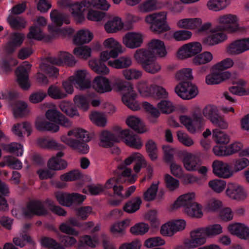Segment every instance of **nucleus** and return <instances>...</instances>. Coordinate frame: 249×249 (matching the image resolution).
Returning <instances> with one entry per match:
<instances>
[{"label": "nucleus", "mask_w": 249, "mask_h": 249, "mask_svg": "<svg viewBox=\"0 0 249 249\" xmlns=\"http://www.w3.org/2000/svg\"><path fill=\"white\" fill-rule=\"evenodd\" d=\"M134 58L138 63L143 66L144 63L149 59L152 58L150 51L148 49H139L136 50L134 54Z\"/></svg>", "instance_id": "09e8293b"}, {"label": "nucleus", "mask_w": 249, "mask_h": 249, "mask_svg": "<svg viewBox=\"0 0 249 249\" xmlns=\"http://www.w3.org/2000/svg\"><path fill=\"white\" fill-rule=\"evenodd\" d=\"M226 196L231 200L238 201H243L248 196L245 188L235 182H229L225 189Z\"/></svg>", "instance_id": "9b49d317"}, {"label": "nucleus", "mask_w": 249, "mask_h": 249, "mask_svg": "<svg viewBox=\"0 0 249 249\" xmlns=\"http://www.w3.org/2000/svg\"><path fill=\"white\" fill-rule=\"evenodd\" d=\"M71 77L73 78L77 88L81 90L88 89L91 86L90 74L86 70L77 71Z\"/></svg>", "instance_id": "5701e85b"}, {"label": "nucleus", "mask_w": 249, "mask_h": 249, "mask_svg": "<svg viewBox=\"0 0 249 249\" xmlns=\"http://www.w3.org/2000/svg\"><path fill=\"white\" fill-rule=\"evenodd\" d=\"M123 171L120 174L116 177H112L110 178H113L117 180V185H121L122 182H128L130 183H134L136 180L137 176L135 174H132L131 169L124 168L123 169Z\"/></svg>", "instance_id": "79ce46f5"}, {"label": "nucleus", "mask_w": 249, "mask_h": 249, "mask_svg": "<svg viewBox=\"0 0 249 249\" xmlns=\"http://www.w3.org/2000/svg\"><path fill=\"white\" fill-rule=\"evenodd\" d=\"M93 34L87 29L78 31L73 36V42L76 45L88 43L93 38Z\"/></svg>", "instance_id": "4c0bfd02"}, {"label": "nucleus", "mask_w": 249, "mask_h": 249, "mask_svg": "<svg viewBox=\"0 0 249 249\" xmlns=\"http://www.w3.org/2000/svg\"><path fill=\"white\" fill-rule=\"evenodd\" d=\"M201 24L202 20L199 18H184L178 20L176 23L177 27L186 30H195Z\"/></svg>", "instance_id": "473e14b6"}, {"label": "nucleus", "mask_w": 249, "mask_h": 249, "mask_svg": "<svg viewBox=\"0 0 249 249\" xmlns=\"http://www.w3.org/2000/svg\"><path fill=\"white\" fill-rule=\"evenodd\" d=\"M48 30L49 35L45 37L47 40L53 39L59 37H66L71 36L74 33V29L70 26L60 28L54 26L52 24H49L48 26Z\"/></svg>", "instance_id": "393cba45"}, {"label": "nucleus", "mask_w": 249, "mask_h": 249, "mask_svg": "<svg viewBox=\"0 0 249 249\" xmlns=\"http://www.w3.org/2000/svg\"><path fill=\"white\" fill-rule=\"evenodd\" d=\"M50 19L53 24H52L58 27H60L64 24H69L70 23V16L56 9H54L51 11Z\"/></svg>", "instance_id": "2f4dec72"}, {"label": "nucleus", "mask_w": 249, "mask_h": 249, "mask_svg": "<svg viewBox=\"0 0 249 249\" xmlns=\"http://www.w3.org/2000/svg\"><path fill=\"white\" fill-rule=\"evenodd\" d=\"M91 85L95 91L100 93L109 92L112 90L109 79L102 76H96Z\"/></svg>", "instance_id": "c85d7f7f"}, {"label": "nucleus", "mask_w": 249, "mask_h": 249, "mask_svg": "<svg viewBox=\"0 0 249 249\" xmlns=\"http://www.w3.org/2000/svg\"><path fill=\"white\" fill-rule=\"evenodd\" d=\"M120 134L121 140H123L124 142L129 147L136 149H140L142 147L143 143L141 138L129 130L121 129Z\"/></svg>", "instance_id": "6ab92c4d"}, {"label": "nucleus", "mask_w": 249, "mask_h": 249, "mask_svg": "<svg viewBox=\"0 0 249 249\" xmlns=\"http://www.w3.org/2000/svg\"><path fill=\"white\" fill-rule=\"evenodd\" d=\"M229 4V0H209L206 6L210 11L218 12L225 9Z\"/></svg>", "instance_id": "49530a36"}, {"label": "nucleus", "mask_w": 249, "mask_h": 249, "mask_svg": "<svg viewBox=\"0 0 249 249\" xmlns=\"http://www.w3.org/2000/svg\"><path fill=\"white\" fill-rule=\"evenodd\" d=\"M117 180L113 178H109L107 180V187L108 188H112L114 194L122 199H125L128 197L136 190L135 186H131L127 188L124 194L122 193L123 187L121 185H117Z\"/></svg>", "instance_id": "bb28decb"}, {"label": "nucleus", "mask_w": 249, "mask_h": 249, "mask_svg": "<svg viewBox=\"0 0 249 249\" xmlns=\"http://www.w3.org/2000/svg\"><path fill=\"white\" fill-rule=\"evenodd\" d=\"M204 110L203 114L205 117L210 119L213 124H215L222 129L228 128V123L223 119L224 114L228 113V110Z\"/></svg>", "instance_id": "aec40b11"}, {"label": "nucleus", "mask_w": 249, "mask_h": 249, "mask_svg": "<svg viewBox=\"0 0 249 249\" xmlns=\"http://www.w3.org/2000/svg\"><path fill=\"white\" fill-rule=\"evenodd\" d=\"M201 246L192 230L190 232V238L185 239L182 244L175 246L174 249H195Z\"/></svg>", "instance_id": "e433bc0d"}, {"label": "nucleus", "mask_w": 249, "mask_h": 249, "mask_svg": "<svg viewBox=\"0 0 249 249\" xmlns=\"http://www.w3.org/2000/svg\"><path fill=\"white\" fill-rule=\"evenodd\" d=\"M187 215L195 218H201L203 215L202 206L196 202L184 212Z\"/></svg>", "instance_id": "6e6d98bb"}, {"label": "nucleus", "mask_w": 249, "mask_h": 249, "mask_svg": "<svg viewBox=\"0 0 249 249\" xmlns=\"http://www.w3.org/2000/svg\"><path fill=\"white\" fill-rule=\"evenodd\" d=\"M126 123L128 126L138 133H145L150 130V127L148 125H146L140 118L136 116L128 117L126 120Z\"/></svg>", "instance_id": "7c9ffc66"}, {"label": "nucleus", "mask_w": 249, "mask_h": 249, "mask_svg": "<svg viewBox=\"0 0 249 249\" xmlns=\"http://www.w3.org/2000/svg\"><path fill=\"white\" fill-rule=\"evenodd\" d=\"M73 53L79 58L87 59L91 56V49L88 46H83L75 48L73 50Z\"/></svg>", "instance_id": "0e129e2a"}, {"label": "nucleus", "mask_w": 249, "mask_h": 249, "mask_svg": "<svg viewBox=\"0 0 249 249\" xmlns=\"http://www.w3.org/2000/svg\"><path fill=\"white\" fill-rule=\"evenodd\" d=\"M89 65L92 70L98 74L107 75L109 72V70L107 66L102 61L96 59L90 60Z\"/></svg>", "instance_id": "a18cd8bd"}, {"label": "nucleus", "mask_w": 249, "mask_h": 249, "mask_svg": "<svg viewBox=\"0 0 249 249\" xmlns=\"http://www.w3.org/2000/svg\"><path fill=\"white\" fill-rule=\"evenodd\" d=\"M64 154L62 152H58L55 156L52 157L47 162V167L52 171H59L65 169L68 164L66 161L62 159Z\"/></svg>", "instance_id": "cd10ccee"}, {"label": "nucleus", "mask_w": 249, "mask_h": 249, "mask_svg": "<svg viewBox=\"0 0 249 249\" xmlns=\"http://www.w3.org/2000/svg\"><path fill=\"white\" fill-rule=\"evenodd\" d=\"M227 147L228 156L238 153L240 157H249V147H244L241 142H234Z\"/></svg>", "instance_id": "72a5a7b5"}, {"label": "nucleus", "mask_w": 249, "mask_h": 249, "mask_svg": "<svg viewBox=\"0 0 249 249\" xmlns=\"http://www.w3.org/2000/svg\"><path fill=\"white\" fill-rule=\"evenodd\" d=\"M154 58L147 60V62L142 66L145 71L151 74L158 73L161 69V65Z\"/></svg>", "instance_id": "3c124183"}, {"label": "nucleus", "mask_w": 249, "mask_h": 249, "mask_svg": "<svg viewBox=\"0 0 249 249\" xmlns=\"http://www.w3.org/2000/svg\"><path fill=\"white\" fill-rule=\"evenodd\" d=\"M37 143L39 146L46 149L62 150L65 148L62 144L56 141L43 137L38 138L37 140Z\"/></svg>", "instance_id": "ea45409f"}, {"label": "nucleus", "mask_w": 249, "mask_h": 249, "mask_svg": "<svg viewBox=\"0 0 249 249\" xmlns=\"http://www.w3.org/2000/svg\"><path fill=\"white\" fill-rule=\"evenodd\" d=\"M131 220L126 219L113 223L110 228V232L116 236H122L125 234V229L130 225Z\"/></svg>", "instance_id": "a19ab883"}, {"label": "nucleus", "mask_w": 249, "mask_h": 249, "mask_svg": "<svg viewBox=\"0 0 249 249\" xmlns=\"http://www.w3.org/2000/svg\"><path fill=\"white\" fill-rule=\"evenodd\" d=\"M120 89L123 103L130 109H156L150 103L145 101L139 103L136 100L137 94L134 90L133 85L129 82L122 84Z\"/></svg>", "instance_id": "20e7f679"}, {"label": "nucleus", "mask_w": 249, "mask_h": 249, "mask_svg": "<svg viewBox=\"0 0 249 249\" xmlns=\"http://www.w3.org/2000/svg\"><path fill=\"white\" fill-rule=\"evenodd\" d=\"M192 35V33L189 30H179L174 31L172 37L177 41H185L191 39Z\"/></svg>", "instance_id": "69168bd1"}, {"label": "nucleus", "mask_w": 249, "mask_h": 249, "mask_svg": "<svg viewBox=\"0 0 249 249\" xmlns=\"http://www.w3.org/2000/svg\"><path fill=\"white\" fill-rule=\"evenodd\" d=\"M76 63L74 57L67 52H61L57 57L48 58L40 65V71L48 74L50 77H56L58 70L52 65H61L65 63L69 66H73Z\"/></svg>", "instance_id": "7ed1b4c3"}, {"label": "nucleus", "mask_w": 249, "mask_h": 249, "mask_svg": "<svg viewBox=\"0 0 249 249\" xmlns=\"http://www.w3.org/2000/svg\"><path fill=\"white\" fill-rule=\"evenodd\" d=\"M148 49L150 51L152 58L156 56L162 58L167 54L164 42L160 39H152L148 44Z\"/></svg>", "instance_id": "b1692460"}, {"label": "nucleus", "mask_w": 249, "mask_h": 249, "mask_svg": "<svg viewBox=\"0 0 249 249\" xmlns=\"http://www.w3.org/2000/svg\"><path fill=\"white\" fill-rule=\"evenodd\" d=\"M143 37V35L140 32H129L123 36L122 42L126 48L134 49L142 46Z\"/></svg>", "instance_id": "f3484780"}, {"label": "nucleus", "mask_w": 249, "mask_h": 249, "mask_svg": "<svg viewBox=\"0 0 249 249\" xmlns=\"http://www.w3.org/2000/svg\"><path fill=\"white\" fill-rule=\"evenodd\" d=\"M180 121L191 134L200 132L204 128L205 122L200 115H195L192 118L186 116H181Z\"/></svg>", "instance_id": "6e6552de"}, {"label": "nucleus", "mask_w": 249, "mask_h": 249, "mask_svg": "<svg viewBox=\"0 0 249 249\" xmlns=\"http://www.w3.org/2000/svg\"><path fill=\"white\" fill-rule=\"evenodd\" d=\"M180 156L183 166L188 171H196L201 164L200 158L191 152L183 151L180 153Z\"/></svg>", "instance_id": "2eb2a0df"}, {"label": "nucleus", "mask_w": 249, "mask_h": 249, "mask_svg": "<svg viewBox=\"0 0 249 249\" xmlns=\"http://www.w3.org/2000/svg\"><path fill=\"white\" fill-rule=\"evenodd\" d=\"M167 12L160 11L155 12L146 16L145 21L150 25L152 30L158 33L169 31L170 27L167 22Z\"/></svg>", "instance_id": "423d86ee"}, {"label": "nucleus", "mask_w": 249, "mask_h": 249, "mask_svg": "<svg viewBox=\"0 0 249 249\" xmlns=\"http://www.w3.org/2000/svg\"><path fill=\"white\" fill-rule=\"evenodd\" d=\"M121 128L116 126L113 128V132L108 130L102 131L99 135V145L104 147H109L112 146L114 143L120 142L121 141L120 134Z\"/></svg>", "instance_id": "9d476101"}, {"label": "nucleus", "mask_w": 249, "mask_h": 249, "mask_svg": "<svg viewBox=\"0 0 249 249\" xmlns=\"http://www.w3.org/2000/svg\"><path fill=\"white\" fill-rule=\"evenodd\" d=\"M122 74L127 80L140 79L142 75V71L134 68L126 69L123 71Z\"/></svg>", "instance_id": "338daca9"}, {"label": "nucleus", "mask_w": 249, "mask_h": 249, "mask_svg": "<svg viewBox=\"0 0 249 249\" xmlns=\"http://www.w3.org/2000/svg\"><path fill=\"white\" fill-rule=\"evenodd\" d=\"M31 67V64L25 61L16 71L18 82L20 87L24 90L29 89L30 87L28 74Z\"/></svg>", "instance_id": "dca6fc26"}, {"label": "nucleus", "mask_w": 249, "mask_h": 249, "mask_svg": "<svg viewBox=\"0 0 249 249\" xmlns=\"http://www.w3.org/2000/svg\"><path fill=\"white\" fill-rule=\"evenodd\" d=\"M59 125L68 128L72 123L59 110H47L45 116H38L35 121V128L40 132L55 133L59 130Z\"/></svg>", "instance_id": "f257e3e1"}, {"label": "nucleus", "mask_w": 249, "mask_h": 249, "mask_svg": "<svg viewBox=\"0 0 249 249\" xmlns=\"http://www.w3.org/2000/svg\"><path fill=\"white\" fill-rule=\"evenodd\" d=\"M201 246L207 242L208 237H213L223 232V227L219 224H214L205 227H200L192 230Z\"/></svg>", "instance_id": "0eeeda50"}, {"label": "nucleus", "mask_w": 249, "mask_h": 249, "mask_svg": "<svg viewBox=\"0 0 249 249\" xmlns=\"http://www.w3.org/2000/svg\"><path fill=\"white\" fill-rule=\"evenodd\" d=\"M136 88L143 97H150L154 94V85H149L146 81H140L136 85Z\"/></svg>", "instance_id": "c03bdc74"}, {"label": "nucleus", "mask_w": 249, "mask_h": 249, "mask_svg": "<svg viewBox=\"0 0 249 249\" xmlns=\"http://www.w3.org/2000/svg\"><path fill=\"white\" fill-rule=\"evenodd\" d=\"M25 35L21 33L15 32L12 33L5 46V50L7 53H11L15 52L16 48L20 47L25 39Z\"/></svg>", "instance_id": "a878e982"}, {"label": "nucleus", "mask_w": 249, "mask_h": 249, "mask_svg": "<svg viewBox=\"0 0 249 249\" xmlns=\"http://www.w3.org/2000/svg\"><path fill=\"white\" fill-rule=\"evenodd\" d=\"M177 94L183 99L189 100L195 98L198 94L197 87L191 82H182L175 88Z\"/></svg>", "instance_id": "4468645a"}, {"label": "nucleus", "mask_w": 249, "mask_h": 249, "mask_svg": "<svg viewBox=\"0 0 249 249\" xmlns=\"http://www.w3.org/2000/svg\"><path fill=\"white\" fill-rule=\"evenodd\" d=\"M99 243V238L97 236L91 237L89 235H84L81 237L78 245V249H82L83 246H89L91 248L96 247Z\"/></svg>", "instance_id": "8fccbe9b"}, {"label": "nucleus", "mask_w": 249, "mask_h": 249, "mask_svg": "<svg viewBox=\"0 0 249 249\" xmlns=\"http://www.w3.org/2000/svg\"><path fill=\"white\" fill-rule=\"evenodd\" d=\"M3 148L6 151L14 154L18 157L22 156L24 151L23 145L17 142L4 144Z\"/></svg>", "instance_id": "13d9d810"}, {"label": "nucleus", "mask_w": 249, "mask_h": 249, "mask_svg": "<svg viewBox=\"0 0 249 249\" xmlns=\"http://www.w3.org/2000/svg\"><path fill=\"white\" fill-rule=\"evenodd\" d=\"M177 137L179 142L185 146L191 147L195 144L193 139L182 131L179 130L177 132Z\"/></svg>", "instance_id": "680f3d73"}, {"label": "nucleus", "mask_w": 249, "mask_h": 249, "mask_svg": "<svg viewBox=\"0 0 249 249\" xmlns=\"http://www.w3.org/2000/svg\"><path fill=\"white\" fill-rule=\"evenodd\" d=\"M159 181L153 182L151 185L143 193V198L145 201H151L156 197L159 188Z\"/></svg>", "instance_id": "052dcab7"}, {"label": "nucleus", "mask_w": 249, "mask_h": 249, "mask_svg": "<svg viewBox=\"0 0 249 249\" xmlns=\"http://www.w3.org/2000/svg\"><path fill=\"white\" fill-rule=\"evenodd\" d=\"M103 44L105 48L110 49V51L118 53V55L123 53L124 51V49L122 44L113 37L106 39Z\"/></svg>", "instance_id": "37998d69"}, {"label": "nucleus", "mask_w": 249, "mask_h": 249, "mask_svg": "<svg viewBox=\"0 0 249 249\" xmlns=\"http://www.w3.org/2000/svg\"><path fill=\"white\" fill-rule=\"evenodd\" d=\"M91 8V3L88 0L74 3L72 5L71 14L77 23H81L85 20L84 12Z\"/></svg>", "instance_id": "a211bd4d"}, {"label": "nucleus", "mask_w": 249, "mask_h": 249, "mask_svg": "<svg viewBox=\"0 0 249 249\" xmlns=\"http://www.w3.org/2000/svg\"><path fill=\"white\" fill-rule=\"evenodd\" d=\"M233 175L247 168L249 166V160L245 157L234 159L232 160Z\"/></svg>", "instance_id": "5fc2aeb1"}, {"label": "nucleus", "mask_w": 249, "mask_h": 249, "mask_svg": "<svg viewBox=\"0 0 249 249\" xmlns=\"http://www.w3.org/2000/svg\"><path fill=\"white\" fill-rule=\"evenodd\" d=\"M47 203L40 200L30 201L27 206L22 209V213L25 217H30L34 215L42 216L47 214L48 211L45 207Z\"/></svg>", "instance_id": "1a4fd4ad"}, {"label": "nucleus", "mask_w": 249, "mask_h": 249, "mask_svg": "<svg viewBox=\"0 0 249 249\" xmlns=\"http://www.w3.org/2000/svg\"><path fill=\"white\" fill-rule=\"evenodd\" d=\"M213 59V55L208 51L204 52L196 55L192 60L193 63L199 66L210 63Z\"/></svg>", "instance_id": "864d4df0"}, {"label": "nucleus", "mask_w": 249, "mask_h": 249, "mask_svg": "<svg viewBox=\"0 0 249 249\" xmlns=\"http://www.w3.org/2000/svg\"><path fill=\"white\" fill-rule=\"evenodd\" d=\"M114 112V110H112L107 114L112 115ZM89 119L92 123L99 127H105L107 124L106 113L98 110L92 111L89 115Z\"/></svg>", "instance_id": "c9c22d12"}, {"label": "nucleus", "mask_w": 249, "mask_h": 249, "mask_svg": "<svg viewBox=\"0 0 249 249\" xmlns=\"http://www.w3.org/2000/svg\"><path fill=\"white\" fill-rule=\"evenodd\" d=\"M213 29L211 30V33L212 34L207 36L203 39V43L208 46H212L222 42H224L227 39V36L224 33L225 31H216L213 32Z\"/></svg>", "instance_id": "c756f323"}, {"label": "nucleus", "mask_w": 249, "mask_h": 249, "mask_svg": "<svg viewBox=\"0 0 249 249\" xmlns=\"http://www.w3.org/2000/svg\"><path fill=\"white\" fill-rule=\"evenodd\" d=\"M216 22L219 25L214 27L213 32L225 31L228 33H234L243 30V28L239 25L238 17L234 14L222 15L217 18Z\"/></svg>", "instance_id": "39448f33"}, {"label": "nucleus", "mask_w": 249, "mask_h": 249, "mask_svg": "<svg viewBox=\"0 0 249 249\" xmlns=\"http://www.w3.org/2000/svg\"><path fill=\"white\" fill-rule=\"evenodd\" d=\"M202 50V47L199 42H189L183 45L178 49L177 57L179 59H186L198 54Z\"/></svg>", "instance_id": "f8f14e48"}, {"label": "nucleus", "mask_w": 249, "mask_h": 249, "mask_svg": "<svg viewBox=\"0 0 249 249\" xmlns=\"http://www.w3.org/2000/svg\"><path fill=\"white\" fill-rule=\"evenodd\" d=\"M196 194L194 192H189L179 196L175 201L173 206L175 208H182L183 212L189 207L196 202Z\"/></svg>", "instance_id": "4be33fe9"}, {"label": "nucleus", "mask_w": 249, "mask_h": 249, "mask_svg": "<svg viewBox=\"0 0 249 249\" xmlns=\"http://www.w3.org/2000/svg\"><path fill=\"white\" fill-rule=\"evenodd\" d=\"M149 229L148 224L143 222L139 223L130 229V232L133 235H143L146 233Z\"/></svg>", "instance_id": "774afa93"}, {"label": "nucleus", "mask_w": 249, "mask_h": 249, "mask_svg": "<svg viewBox=\"0 0 249 249\" xmlns=\"http://www.w3.org/2000/svg\"><path fill=\"white\" fill-rule=\"evenodd\" d=\"M229 232L240 239L247 240L249 239V226L241 222H236L228 225Z\"/></svg>", "instance_id": "412c9836"}, {"label": "nucleus", "mask_w": 249, "mask_h": 249, "mask_svg": "<svg viewBox=\"0 0 249 249\" xmlns=\"http://www.w3.org/2000/svg\"><path fill=\"white\" fill-rule=\"evenodd\" d=\"M209 186L216 193H221L227 187L226 181L221 179H214L209 182Z\"/></svg>", "instance_id": "e2e57ef3"}, {"label": "nucleus", "mask_w": 249, "mask_h": 249, "mask_svg": "<svg viewBox=\"0 0 249 249\" xmlns=\"http://www.w3.org/2000/svg\"><path fill=\"white\" fill-rule=\"evenodd\" d=\"M134 160L140 161L142 164L145 163V158L141 153L139 152H134L118 165V168L123 169L124 168H126V166L130 165Z\"/></svg>", "instance_id": "de8ad7c7"}, {"label": "nucleus", "mask_w": 249, "mask_h": 249, "mask_svg": "<svg viewBox=\"0 0 249 249\" xmlns=\"http://www.w3.org/2000/svg\"><path fill=\"white\" fill-rule=\"evenodd\" d=\"M60 139L66 145L79 152L87 153L89 151V147L86 143L90 140L89 133L82 128L70 130L67 134L62 135Z\"/></svg>", "instance_id": "f03ea898"}, {"label": "nucleus", "mask_w": 249, "mask_h": 249, "mask_svg": "<svg viewBox=\"0 0 249 249\" xmlns=\"http://www.w3.org/2000/svg\"><path fill=\"white\" fill-rule=\"evenodd\" d=\"M8 22L12 28L16 30L25 28L27 23L26 19L22 17H9Z\"/></svg>", "instance_id": "4d7b16f0"}, {"label": "nucleus", "mask_w": 249, "mask_h": 249, "mask_svg": "<svg viewBox=\"0 0 249 249\" xmlns=\"http://www.w3.org/2000/svg\"><path fill=\"white\" fill-rule=\"evenodd\" d=\"M142 201L140 197H136L128 201L123 207L124 212L132 213L139 210Z\"/></svg>", "instance_id": "603ef678"}, {"label": "nucleus", "mask_w": 249, "mask_h": 249, "mask_svg": "<svg viewBox=\"0 0 249 249\" xmlns=\"http://www.w3.org/2000/svg\"><path fill=\"white\" fill-rule=\"evenodd\" d=\"M47 93L49 96L54 99H61L67 97V94L63 89L55 85L49 87Z\"/></svg>", "instance_id": "bf43d9fd"}, {"label": "nucleus", "mask_w": 249, "mask_h": 249, "mask_svg": "<svg viewBox=\"0 0 249 249\" xmlns=\"http://www.w3.org/2000/svg\"><path fill=\"white\" fill-rule=\"evenodd\" d=\"M108 65L116 69H126L132 65V60L130 57L123 56L119 58L108 61Z\"/></svg>", "instance_id": "58836bf2"}, {"label": "nucleus", "mask_w": 249, "mask_h": 249, "mask_svg": "<svg viewBox=\"0 0 249 249\" xmlns=\"http://www.w3.org/2000/svg\"><path fill=\"white\" fill-rule=\"evenodd\" d=\"M124 23L118 16L111 17L105 24V29L108 33H117L123 29Z\"/></svg>", "instance_id": "f704fd0d"}, {"label": "nucleus", "mask_w": 249, "mask_h": 249, "mask_svg": "<svg viewBox=\"0 0 249 249\" xmlns=\"http://www.w3.org/2000/svg\"><path fill=\"white\" fill-rule=\"evenodd\" d=\"M213 174L219 178L228 179L233 177V171L230 165L220 160H214L212 165Z\"/></svg>", "instance_id": "ddd939ff"}]
</instances>
